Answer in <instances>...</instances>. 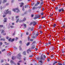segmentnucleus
<instances>
[{
  "mask_svg": "<svg viewBox=\"0 0 65 65\" xmlns=\"http://www.w3.org/2000/svg\"><path fill=\"white\" fill-rule=\"evenodd\" d=\"M9 9L7 10L6 11V12H4V13L5 14H11V11H8Z\"/></svg>",
  "mask_w": 65,
  "mask_h": 65,
  "instance_id": "f257e3e1",
  "label": "nucleus"
},
{
  "mask_svg": "<svg viewBox=\"0 0 65 65\" xmlns=\"http://www.w3.org/2000/svg\"><path fill=\"white\" fill-rule=\"evenodd\" d=\"M44 59L43 58L42 55L41 56V58H40V60L39 61L40 62V63H41L42 64H43V62H42V60H44Z\"/></svg>",
  "mask_w": 65,
  "mask_h": 65,
  "instance_id": "f03ea898",
  "label": "nucleus"
},
{
  "mask_svg": "<svg viewBox=\"0 0 65 65\" xmlns=\"http://www.w3.org/2000/svg\"><path fill=\"white\" fill-rule=\"evenodd\" d=\"M12 10L14 12H15V11H17V12H19L20 11V10H19V9L18 8H16L15 9H12Z\"/></svg>",
  "mask_w": 65,
  "mask_h": 65,
  "instance_id": "7ed1b4c3",
  "label": "nucleus"
},
{
  "mask_svg": "<svg viewBox=\"0 0 65 65\" xmlns=\"http://www.w3.org/2000/svg\"><path fill=\"white\" fill-rule=\"evenodd\" d=\"M52 45V42H49L48 43H47L45 45L46 46H50V45Z\"/></svg>",
  "mask_w": 65,
  "mask_h": 65,
  "instance_id": "20e7f679",
  "label": "nucleus"
},
{
  "mask_svg": "<svg viewBox=\"0 0 65 65\" xmlns=\"http://www.w3.org/2000/svg\"><path fill=\"white\" fill-rule=\"evenodd\" d=\"M58 11L59 12H60L61 11H62V12H63V11H64V9L63 8H62L60 9H59L58 10Z\"/></svg>",
  "mask_w": 65,
  "mask_h": 65,
  "instance_id": "39448f33",
  "label": "nucleus"
},
{
  "mask_svg": "<svg viewBox=\"0 0 65 65\" xmlns=\"http://www.w3.org/2000/svg\"><path fill=\"white\" fill-rule=\"evenodd\" d=\"M40 16H37V15H35V17L34 18V19L35 20H36V19H38V18H40Z\"/></svg>",
  "mask_w": 65,
  "mask_h": 65,
  "instance_id": "423d86ee",
  "label": "nucleus"
},
{
  "mask_svg": "<svg viewBox=\"0 0 65 65\" xmlns=\"http://www.w3.org/2000/svg\"><path fill=\"white\" fill-rule=\"evenodd\" d=\"M10 40L11 42H12L14 40V38H13V39H11V38H10L9 39V41H10Z\"/></svg>",
  "mask_w": 65,
  "mask_h": 65,
  "instance_id": "0eeeda50",
  "label": "nucleus"
},
{
  "mask_svg": "<svg viewBox=\"0 0 65 65\" xmlns=\"http://www.w3.org/2000/svg\"><path fill=\"white\" fill-rule=\"evenodd\" d=\"M29 52H31V48H30L27 51V52L28 54H29Z\"/></svg>",
  "mask_w": 65,
  "mask_h": 65,
  "instance_id": "6e6552de",
  "label": "nucleus"
},
{
  "mask_svg": "<svg viewBox=\"0 0 65 65\" xmlns=\"http://www.w3.org/2000/svg\"><path fill=\"white\" fill-rule=\"evenodd\" d=\"M26 18H24L20 22H25V21H26Z\"/></svg>",
  "mask_w": 65,
  "mask_h": 65,
  "instance_id": "1a4fd4ad",
  "label": "nucleus"
},
{
  "mask_svg": "<svg viewBox=\"0 0 65 65\" xmlns=\"http://www.w3.org/2000/svg\"><path fill=\"white\" fill-rule=\"evenodd\" d=\"M32 24L34 26H35L36 24V23L34 21L32 22Z\"/></svg>",
  "mask_w": 65,
  "mask_h": 65,
  "instance_id": "9d476101",
  "label": "nucleus"
},
{
  "mask_svg": "<svg viewBox=\"0 0 65 65\" xmlns=\"http://www.w3.org/2000/svg\"><path fill=\"white\" fill-rule=\"evenodd\" d=\"M37 7L39 9H40L42 8V6H38Z\"/></svg>",
  "mask_w": 65,
  "mask_h": 65,
  "instance_id": "9b49d317",
  "label": "nucleus"
},
{
  "mask_svg": "<svg viewBox=\"0 0 65 65\" xmlns=\"http://www.w3.org/2000/svg\"><path fill=\"white\" fill-rule=\"evenodd\" d=\"M35 48V46H33L31 47V49H33Z\"/></svg>",
  "mask_w": 65,
  "mask_h": 65,
  "instance_id": "f8f14e48",
  "label": "nucleus"
},
{
  "mask_svg": "<svg viewBox=\"0 0 65 65\" xmlns=\"http://www.w3.org/2000/svg\"><path fill=\"white\" fill-rule=\"evenodd\" d=\"M23 5H24V3H21V5H20V7H22V6H23Z\"/></svg>",
  "mask_w": 65,
  "mask_h": 65,
  "instance_id": "ddd939ff",
  "label": "nucleus"
},
{
  "mask_svg": "<svg viewBox=\"0 0 65 65\" xmlns=\"http://www.w3.org/2000/svg\"><path fill=\"white\" fill-rule=\"evenodd\" d=\"M15 59V56H13L12 57V60H14Z\"/></svg>",
  "mask_w": 65,
  "mask_h": 65,
  "instance_id": "4468645a",
  "label": "nucleus"
},
{
  "mask_svg": "<svg viewBox=\"0 0 65 65\" xmlns=\"http://www.w3.org/2000/svg\"><path fill=\"white\" fill-rule=\"evenodd\" d=\"M23 54L24 55H26V51H24L23 53Z\"/></svg>",
  "mask_w": 65,
  "mask_h": 65,
  "instance_id": "2eb2a0df",
  "label": "nucleus"
},
{
  "mask_svg": "<svg viewBox=\"0 0 65 65\" xmlns=\"http://www.w3.org/2000/svg\"><path fill=\"white\" fill-rule=\"evenodd\" d=\"M7 1V0H3V3H5V2H6Z\"/></svg>",
  "mask_w": 65,
  "mask_h": 65,
  "instance_id": "dca6fc26",
  "label": "nucleus"
},
{
  "mask_svg": "<svg viewBox=\"0 0 65 65\" xmlns=\"http://www.w3.org/2000/svg\"><path fill=\"white\" fill-rule=\"evenodd\" d=\"M6 20H7V19L6 18L4 19V22H6Z\"/></svg>",
  "mask_w": 65,
  "mask_h": 65,
  "instance_id": "f3484780",
  "label": "nucleus"
},
{
  "mask_svg": "<svg viewBox=\"0 0 65 65\" xmlns=\"http://www.w3.org/2000/svg\"><path fill=\"white\" fill-rule=\"evenodd\" d=\"M18 56L19 57H21L22 55H20V54H18Z\"/></svg>",
  "mask_w": 65,
  "mask_h": 65,
  "instance_id": "a211bd4d",
  "label": "nucleus"
},
{
  "mask_svg": "<svg viewBox=\"0 0 65 65\" xmlns=\"http://www.w3.org/2000/svg\"><path fill=\"white\" fill-rule=\"evenodd\" d=\"M30 43V42H28L26 44V45L27 46H28V45H29Z\"/></svg>",
  "mask_w": 65,
  "mask_h": 65,
  "instance_id": "6ab92c4d",
  "label": "nucleus"
},
{
  "mask_svg": "<svg viewBox=\"0 0 65 65\" xmlns=\"http://www.w3.org/2000/svg\"><path fill=\"white\" fill-rule=\"evenodd\" d=\"M10 62L11 64H12L13 63V61L11 60Z\"/></svg>",
  "mask_w": 65,
  "mask_h": 65,
  "instance_id": "aec40b11",
  "label": "nucleus"
},
{
  "mask_svg": "<svg viewBox=\"0 0 65 65\" xmlns=\"http://www.w3.org/2000/svg\"><path fill=\"white\" fill-rule=\"evenodd\" d=\"M56 26V24H54V25H53V27L54 28Z\"/></svg>",
  "mask_w": 65,
  "mask_h": 65,
  "instance_id": "412c9836",
  "label": "nucleus"
},
{
  "mask_svg": "<svg viewBox=\"0 0 65 65\" xmlns=\"http://www.w3.org/2000/svg\"><path fill=\"white\" fill-rule=\"evenodd\" d=\"M41 15H44V13L43 12H42L40 14Z\"/></svg>",
  "mask_w": 65,
  "mask_h": 65,
  "instance_id": "4be33fe9",
  "label": "nucleus"
},
{
  "mask_svg": "<svg viewBox=\"0 0 65 65\" xmlns=\"http://www.w3.org/2000/svg\"><path fill=\"white\" fill-rule=\"evenodd\" d=\"M10 27L11 28H14V26H10Z\"/></svg>",
  "mask_w": 65,
  "mask_h": 65,
  "instance_id": "5701e85b",
  "label": "nucleus"
},
{
  "mask_svg": "<svg viewBox=\"0 0 65 65\" xmlns=\"http://www.w3.org/2000/svg\"><path fill=\"white\" fill-rule=\"evenodd\" d=\"M5 39H1V41L2 40H3L4 41H5Z\"/></svg>",
  "mask_w": 65,
  "mask_h": 65,
  "instance_id": "b1692460",
  "label": "nucleus"
},
{
  "mask_svg": "<svg viewBox=\"0 0 65 65\" xmlns=\"http://www.w3.org/2000/svg\"><path fill=\"white\" fill-rule=\"evenodd\" d=\"M55 9L56 10L58 9V7H55Z\"/></svg>",
  "mask_w": 65,
  "mask_h": 65,
  "instance_id": "393cba45",
  "label": "nucleus"
},
{
  "mask_svg": "<svg viewBox=\"0 0 65 65\" xmlns=\"http://www.w3.org/2000/svg\"><path fill=\"white\" fill-rule=\"evenodd\" d=\"M5 51V49H4L2 50V52H4V51Z\"/></svg>",
  "mask_w": 65,
  "mask_h": 65,
  "instance_id": "a878e982",
  "label": "nucleus"
},
{
  "mask_svg": "<svg viewBox=\"0 0 65 65\" xmlns=\"http://www.w3.org/2000/svg\"><path fill=\"white\" fill-rule=\"evenodd\" d=\"M55 48L53 47L52 48V50H54Z\"/></svg>",
  "mask_w": 65,
  "mask_h": 65,
  "instance_id": "bb28decb",
  "label": "nucleus"
},
{
  "mask_svg": "<svg viewBox=\"0 0 65 65\" xmlns=\"http://www.w3.org/2000/svg\"><path fill=\"white\" fill-rule=\"evenodd\" d=\"M4 31L3 30H2V33H4Z\"/></svg>",
  "mask_w": 65,
  "mask_h": 65,
  "instance_id": "cd10ccee",
  "label": "nucleus"
},
{
  "mask_svg": "<svg viewBox=\"0 0 65 65\" xmlns=\"http://www.w3.org/2000/svg\"><path fill=\"white\" fill-rule=\"evenodd\" d=\"M19 19H18L17 20V21H16V23H18V21H19Z\"/></svg>",
  "mask_w": 65,
  "mask_h": 65,
  "instance_id": "c85d7f7f",
  "label": "nucleus"
},
{
  "mask_svg": "<svg viewBox=\"0 0 65 65\" xmlns=\"http://www.w3.org/2000/svg\"><path fill=\"white\" fill-rule=\"evenodd\" d=\"M40 2H38L37 3V4H38V5H39V4H40Z\"/></svg>",
  "mask_w": 65,
  "mask_h": 65,
  "instance_id": "c756f323",
  "label": "nucleus"
},
{
  "mask_svg": "<svg viewBox=\"0 0 65 65\" xmlns=\"http://www.w3.org/2000/svg\"><path fill=\"white\" fill-rule=\"evenodd\" d=\"M19 48H20L19 50H22V48H21V47L20 46L19 47Z\"/></svg>",
  "mask_w": 65,
  "mask_h": 65,
  "instance_id": "7c9ffc66",
  "label": "nucleus"
},
{
  "mask_svg": "<svg viewBox=\"0 0 65 65\" xmlns=\"http://www.w3.org/2000/svg\"><path fill=\"white\" fill-rule=\"evenodd\" d=\"M41 26H39V29H41Z\"/></svg>",
  "mask_w": 65,
  "mask_h": 65,
  "instance_id": "2f4dec72",
  "label": "nucleus"
},
{
  "mask_svg": "<svg viewBox=\"0 0 65 65\" xmlns=\"http://www.w3.org/2000/svg\"><path fill=\"white\" fill-rule=\"evenodd\" d=\"M23 25L24 26V27H26V24H23Z\"/></svg>",
  "mask_w": 65,
  "mask_h": 65,
  "instance_id": "473e14b6",
  "label": "nucleus"
},
{
  "mask_svg": "<svg viewBox=\"0 0 65 65\" xmlns=\"http://www.w3.org/2000/svg\"><path fill=\"white\" fill-rule=\"evenodd\" d=\"M30 58H31V57H33V55H30L29 56Z\"/></svg>",
  "mask_w": 65,
  "mask_h": 65,
  "instance_id": "72a5a7b5",
  "label": "nucleus"
},
{
  "mask_svg": "<svg viewBox=\"0 0 65 65\" xmlns=\"http://www.w3.org/2000/svg\"><path fill=\"white\" fill-rule=\"evenodd\" d=\"M45 18V16L42 17H41V19H43V18Z\"/></svg>",
  "mask_w": 65,
  "mask_h": 65,
  "instance_id": "f704fd0d",
  "label": "nucleus"
},
{
  "mask_svg": "<svg viewBox=\"0 0 65 65\" xmlns=\"http://www.w3.org/2000/svg\"><path fill=\"white\" fill-rule=\"evenodd\" d=\"M13 17H12V21H14V19H13Z\"/></svg>",
  "mask_w": 65,
  "mask_h": 65,
  "instance_id": "c9c22d12",
  "label": "nucleus"
},
{
  "mask_svg": "<svg viewBox=\"0 0 65 65\" xmlns=\"http://www.w3.org/2000/svg\"><path fill=\"white\" fill-rule=\"evenodd\" d=\"M19 17L18 16H17L16 17V19H17V18H19Z\"/></svg>",
  "mask_w": 65,
  "mask_h": 65,
  "instance_id": "e433bc0d",
  "label": "nucleus"
},
{
  "mask_svg": "<svg viewBox=\"0 0 65 65\" xmlns=\"http://www.w3.org/2000/svg\"><path fill=\"white\" fill-rule=\"evenodd\" d=\"M3 27V25H0V28H2Z\"/></svg>",
  "mask_w": 65,
  "mask_h": 65,
  "instance_id": "4c0bfd02",
  "label": "nucleus"
},
{
  "mask_svg": "<svg viewBox=\"0 0 65 65\" xmlns=\"http://www.w3.org/2000/svg\"><path fill=\"white\" fill-rule=\"evenodd\" d=\"M43 57L44 58H46V57L45 56V55H43Z\"/></svg>",
  "mask_w": 65,
  "mask_h": 65,
  "instance_id": "58836bf2",
  "label": "nucleus"
},
{
  "mask_svg": "<svg viewBox=\"0 0 65 65\" xmlns=\"http://www.w3.org/2000/svg\"><path fill=\"white\" fill-rule=\"evenodd\" d=\"M33 40L32 39H30V41H33Z\"/></svg>",
  "mask_w": 65,
  "mask_h": 65,
  "instance_id": "ea45409f",
  "label": "nucleus"
},
{
  "mask_svg": "<svg viewBox=\"0 0 65 65\" xmlns=\"http://www.w3.org/2000/svg\"><path fill=\"white\" fill-rule=\"evenodd\" d=\"M32 24H32V22H31V23H30V25H32Z\"/></svg>",
  "mask_w": 65,
  "mask_h": 65,
  "instance_id": "a19ab883",
  "label": "nucleus"
},
{
  "mask_svg": "<svg viewBox=\"0 0 65 65\" xmlns=\"http://www.w3.org/2000/svg\"><path fill=\"white\" fill-rule=\"evenodd\" d=\"M35 6H38V4H35Z\"/></svg>",
  "mask_w": 65,
  "mask_h": 65,
  "instance_id": "79ce46f5",
  "label": "nucleus"
},
{
  "mask_svg": "<svg viewBox=\"0 0 65 65\" xmlns=\"http://www.w3.org/2000/svg\"><path fill=\"white\" fill-rule=\"evenodd\" d=\"M40 32L41 34H42V31H40Z\"/></svg>",
  "mask_w": 65,
  "mask_h": 65,
  "instance_id": "37998d69",
  "label": "nucleus"
},
{
  "mask_svg": "<svg viewBox=\"0 0 65 65\" xmlns=\"http://www.w3.org/2000/svg\"><path fill=\"white\" fill-rule=\"evenodd\" d=\"M47 61H50V59L49 58H48L47 59Z\"/></svg>",
  "mask_w": 65,
  "mask_h": 65,
  "instance_id": "c03bdc74",
  "label": "nucleus"
},
{
  "mask_svg": "<svg viewBox=\"0 0 65 65\" xmlns=\"http://www.w3.org/2000/svg\"><path fill=\"white\" fill-rule=\"evenodd\" d=\"M30 37H28V40H29V39H30Z\"/></svg>",
  "mask_w": 65,
  "mask_h": 65,
  "instance_id": "a18cd8bd",
  "label": "nucleus"
},
{
  "mask_svg": "<svg viewBox=\"0 0 65 65\" xmlns=\"http://www.w3.org/2000/svg\"><path fill=\"white\" fill-rule=\"evenodd\" d=\"M18 65H20V63L19 62H18Z\"/></svg>",
  "mask_w": 65,
  "mask_h": 65,
  "instance_id": "49530a36",
  "label": "nucleus"
},
{
  "mask_svg": "<svg viewBox=\"0 0 65 65\" xmlns=\"http://www.w3.org/2000/svg\"><path fill=\"white\" fill-rule=\"evenodd\" d=\"M43 4V2H42L41 3V4Z\"/></svg>",
  "mask_w": 65,
  "mask_h": 65,
  "instance_id": "de8ad7c7",
  "label": "nucleus"
},
{
  "mask_svg": "<svg viewBox=\"0 0 65 65\" xmlns=\"http://www.w3.org/2000/svg\"><path fill=\"white\" fill-rule=\"evenodd\" d=\"M14 49H15H15H17V48L15 47H14Z\"/></svg>",
  "mask_w": 65,
  "mask_h": 65,
  "instance_id": "09e8293b",
  "label": "nucleus"
},
{
  "mask_svg": "<svg viewBox=\"0 0 65 65\" xmlns=\"http://www.w3.org/2000/svg\"><path fill=\"white\" fill-rule=\"evenodd\" d=\"M18 38L17 37H16V39L15 40H18Z\"/></svg>",
  "mask_w": 65,
  "mask_h": 65,
  "instance_id": "8fccbe9b",
  "label": "nucleus"
},
{
  "mask_svg": "<svg viewBox=\"0 0 65 65\" xmlns=\"http://www.w3.org/2000/svg\"><path fill=\"white\" fill-rule=\"evenodd\" d=\"M2 1L1 0H0V4H1V2Z\"/></svg>",
  "mask_w": 65,
  "mask_h": 65,
  "instance_id": "3c124183",
  "label": "nucleus"
},
{
  "mask_svg": "<svg viewBox=\"0 0 65 65\" xmlns=\"http://www.w3.org/2000/svg\"><path fill=\"white\" fill-rule=\"evenodd\" d=\"M20 43H22V41H20Z\"/></svg>",
  "mask_w": 65,
  "mask_h": 65,
  "instance_id": "603ef678",
  "label": "nucleus"
},
{
  "mask_svg": "<svg viewBox=\"0 0 65 65\" xmlns=\"http://www.w3.org/2000/svg\"><path fill=\"white\" fill-rule=\"evenodd\" d=\"M2 43L1 42L0 43V45H2Z\"/></svg>",
  "mask_w": 65,
  "mask_h": 65,
  "instance_id": "864d4df0",
  "label": "nucleus"
},
{
  "mask_svg": "<svg viewBox=\"0 0 65 65\" xmlns=\"http://www.w3.org/2000/svg\"><path fill=\"white\" fill-rule=\"evenodd\" d=\"M27 5H26L24 7L25 8H26V7H27Z\"/></svg>",
  "mask_w": 65,
  "mask_h": 65,
  "instance_id": "5fc2aeb1",
  "label": "nucleus"
},
{
  "mask_svg": "<svg viewBox=\"0 0 65 65\" xmlns=\"http://www.w3.org/2000/svg\"><path fill=\"white\" fill-rule=\"evenodd\" d=\"M26 35H28V32H26Z\"/></svg>",
  "mask_w": 65,
  "mask_h": 65,
  "instance_id": "6e6d98bb",
  "label": "nucleus"
},
{
  "mask_svg": "<svg viewBox=\"0 0 65 65\" xmlns=\"http://www.w3.org/2000/svg\"><path fill=\"white\" fill-rule=\"evenodd\" d=\"M13 1H14L13 0H12L11 1V2L12 3L13 2Z\"/></svg>",
  "mask_w": 65,
  "mask_h": 65,
  "instance_id": "4d7b16f0",
  "label": "nucleus"
},
{
  "mask_svg": "<svg viewBox=\"0 0 65 65\" xmlns=\"http://www.w3.org/2000/svg\"><path fill=\"white\" fill-rule=\"evenodd\" d=\"M65 26L64 25L62 26V27H63V28H65Z\"/></svg>",
  "mask_w": 65,
  "mask_h": 65,
  "instance_id": "13d9d810",
  "label": "nucleus"
},
{
  "mask_svg": "<svg viewBox=\"0 0 65 65\" xmlns=\"http://www.w3.org/2000/svg\"><path fill=\"white\" fill-rule=\"evenodd\" d=\"M54 62H55V63H58V62L57 61H55Z\"/></svg>",
  "mask_w": 65,
  "mask_h": 65,
  "instance_id": "bf43d9fd",
  "label": "nucleus"
},
{
  "mask_svg": "<svg viewBox=\"0 0 65 65\" xmlns=\"http://www.w3.org/2000/svg\"><path fill=\"white\" fill-rule=\"evenodd\" d=\"M0 8L1 9H2V6H1Z\"/></svg>",
  "mask_w": 65,
  "mask_h": 65,
  "instance_id": "052dcab7",
  "label": "nucleus"
},
{
  "mask_svg": "<svg viewBox=\"0 0 65 65\" xmlns=\"http://www.w3.org/2000/svg\"><path fill=\"white\" fill-rule=\"evenodd\" d=\"M4 61L3 60H1V63H2V62H3Z\"/></svg>",
  "mask_w": 65,
  "mask_h": 65,
  "instance_id": "680f3d73",
  "label": "nucleus"
},
{
  "mask_svg": "<svg viewBox=\"0 0 65 65\" xmlns=\"http://www.w3.org/2000/svg\"><path fill=\"white\" fill-rule=\"evenodd\" d=\"M24 61H25V60H26V58H24Z\"/></svg>",
  "mask_w": 65,
  "mask_h": 65,
  "instance_id": "e2e57ef3",
  "label": "nucleus"
},
{
  "mask_svg": "<svg viewBox=\"0 0 65 65\" xmlns=\"http://www.w3.org/2000/svg\"><path fill=\"white\" fill-rule=\"evenodd\" d=\"M6 39H8V37H6Z\"/></svg>",
  "mask_w": 65,
  "mask_h": 65,
  "instance_id": "0e129e2a",
  "label": "nucleus"
},
{
  "mask_svg": "<svg viewBox=\"0 0 65 65\" xmlns=\"http://www.w3.org/2000/svg\"><path fill=\"white\" fill-rule=\"evenodd\" d=\"M22 10H24V7H23L22 8Z\"/></svg>",
  "mask_w": 65,
  "mask_h": 65,
  "instance_id": "69168bd1",
  "label": "nucleus"
},
{
  "mask_svg": "<svg viewBox=\"0 0 65 65\" xmlns=\"http://www.w3.org/2000/svg\"><path fill=\"white\" fill-rule=\"evenodd\" d=\"M33 16H34L33 14L31 15V17H33Z\"/></svg>",
  "mask_w": 65,
  "mask_h": 65,
  "instance_id": "338daca9",
  "label": "nucleus"
},
{
  "mask_svg": "<svg viewBox=\"0 0 65 65\" xmlns=\"http://www.w3.org/2000/svg\"><path fill=\"white\" fill-rule=\"evenodd\" d=\"M5 17V15H4V16H3V18H4Z\"/></svg>",
  "mask_w": 65,
  "mask_h": 65,
  "instance_id": "774afa93",
  "label": "nucleus"
}]
</instances>
